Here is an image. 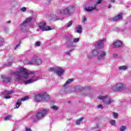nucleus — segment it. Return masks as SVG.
Here are the masks:
<instances>
[{
	"mask_svg": "<svg viewBox=\"0 0 131 131\" xmlns=\"http://www.w3.org/2000/svg\"><path fill=\"white\" fill-rule=\"evenodd\" d=\"M27 64H28V65H34V64H36V65L39 66L42 64V61H41L40 57L36 55H34L32 58L31 61L28 62Z\"/></svg>",
	"mask_w": 131,
	"mask_h": 131,
	"instance_id": "6",
	"label": "nucleus"
},
{
	"mask_svg": "<svg viewBox=\"0 0 131 131\" xmlns=\"http://www.w3.org/2000/svg\"><path fill=\"white\" fill-rule=\"evenodd\" d=\"M21 11H22L23 12H25V11H26L27 9H26V7H23V8H22L21 9Z\"/></svg>",
	"mask_w": 131,
	"mask_h": 131,
	"instance_id": "36",
	"label": "nucleus"
},
{
	"mask_svg": "<svg viewBox=\"0 0 131 131\" xmlns=\"http://www.w3.org/2000/svg\"><path fill=\"white\" fill-rule=\"evenodd\" d=\"M120 131H125L126 130V126H121L119 129Z\"/></svg>",
	"mask_w": 131,
	"mask_h": 131,
	"instance_id": "26",
	"label": "nucleus"
},
{
	"mask_svg": "<svg viewBox=\"0 0 131 131\" xmlns=\"http://www.w3.org/2000/svg\"><path fill=\"white\" fill-rule=\"evenodd\" d=\"M40 46V41H37L36 43V47H39Z\"/></svg>",
	"mask_w": 131,
	"mask_h": 131,
	"instance_id": "35",
	"label": "nucleus"
},
{
	"mask_svg": "<svg viewBox=\"0 0 131 131\" xmlns=\"http://www.w3.org/2000/svg\"><path fill=\"white\" fill-rule=\"evenodd\" d=\"M4 99H11V96H5L4 97Z\"/></svg>",
	"mask_w": 131,
	"mask_h": 131,
	"instance_id": "38",
	"label": "nucleus"
},
{
	"mask_svg": "<svg viewBox=\"0 0 131 131\" xmlns=\"http://www.w3.org/2000/svg\"><path fill=\"white\" fill-rule=\"evenodd\" d=\"M82 120H83V118H80V119L77 120L75 121L76 124H77V125H79V124H80V123L82 121Z\"/></svg>",
	"mask_w": 131,
	"mask_h": 131,
	"instance_id": "24",
	"label": "nucleus"
},
{
	"mask_svg": "<svg viewBox=\"0 0 131 131\" xmlns=\"http://www.w3.org/2000/svg\"><path fill=\"white\" fill-rule=\"evenodd\" d=\"M73 47L74 48H74H75V46H73Z\"/></svg>",
	"mask_w": 131,
	"mask_h": 131,
	"instance_id": "48",
	"label": "nucleus"
},
{
	"mask_svg": "<svg viewBox=\"0 0 131 131\" xmlns=\"http://www.w3.org/2000/svg\"><path fill=\"white\" fill-rule=\"evenodd\" d=\"M98 99L99 100H102V102L103 104H105V105H110V104H112V103L114 102V100L113 99H111L108 96H99L98 97Z\"/></svg>",
	"mask_w": 131,
	"mask_h": 131,
	"instance_id": "7",
	"label": "nucleus"
},
{
	"mask_svg": "<svg viewBox=\"0 0 131 131\" xmlns=\"http://www.w3.org/2000/svg\"><path fill=\"white\" fill-rule=\"evenodd\" d=\"M36 31H39V30H36Z\"/></svg>",
	"mask_w": 131,
	"mask_h": 131,
	"instance_id": "49",
	"label": "nucleus"
},
{
	"mask_svg": "<svg viewBox=\"0 0 131 131\" xmlns=\"http://www.w3.org/2000/svg\"><path fill=\"white\" fill-rule=\"evenodd\" d=\"M66 25H67V26H66V27H67V28L70 27V26H71V25H72V21H71V20L70 21L68 24H67Z\"/></svg>",
	"mask_w": 131,
	"mask_h": 131,
	"instance_id": "28",
	"label": "nucleus"
},
{
	"mask_svg": "<svg viewBox=\"0 0 131 131\" xmlns=\"http://www.w3.org/2000/svg\"><path fill=\"white\" fill-rule=\"evenodd\" d=\"M84 10L86 11V12H92V11H94V10H97L96 8V6H89L88 7L84 8Z\"/></svg>",
	"mask_w": 131,
	"mask_h": 131,
	"instance_id": "17",
	"label": "nucleus"
},
{
	"mask_svg": "<svg viewBox=\"0 0 131 131\" xmlns=\"http://www.w3.org/2000/svg\"><path fill=\"white\" fill-rule=\"evenodd\" d=\"M97 127H99V126H97Z\"/></svg>",
	"mask_w": 131,
	"mask_h": 131,
	"instance_id": "50",
	"label": "nucleus"
},
{
	"mask_svg": "<svg viewBox=\"0 0 131 131\" xmlns=\"http://www.w3.org/2000/svg\"><path fill=\"white\" fill-rule=\"evenodd\" d=\"M114 21H118L122 20V13H119L117 16H116L113 18Z\"/></svg>",
	"mask_w": 131,
	"mask_h": 131,
	"instance_id": "18",
	"label": "nucleus"
},
{
	"mask_svg": "<svg viewBox=\"0 0 131 131\" xmlns=\"http://www.w3.org/2000/svg\"><path fill=\"white\" fill-rule=\"evenodd\" d=\"M12 64H13V62H9L8 63V66H11V65H12Z\"/></svg>",
	"mask_w": 131,
	"mask_h": 131,
	"instance_id": "45",
	"label": "nucleus"
},
{
	"mask_svg": "<svg viewBox=\"0 0 131 131\" xmlns=\"http://www.w3.org/2000/svg\"><path fill=\"white\" fill-rule=\"evenodd\" d=\"M12 118H13L12 115H8L4 118V120H6L7 121L8 120H11V119Z\"/></svg>",
	"mask_w": 131,
	"mask_h": 131,
	"instance_id": "25",
	"label": "nucleus"
},
{
	"mask_svg": "<svg viewBox=\"0 0 131 131\" xmlns=\"http://www.w3.org/2000/svg\"><path fill=\"white\" fill-rule=\"evenodd\" d=\"M124 89V84L122 83H118L112 86V90L114 92H121Z\"/></svg>",
	"mask_w": 131,
	"mask_h": 131,
	"instance_id": "8",
	"label": "nucleus"
},
{
	"mask_svg": "<svg viewBox=\"0 0 131 131\" xmlns=\"http://www.w3.org/2000/svg\"><path fill=\"white\" fill-rule=\"evenodd\" d=\"M32 19H33V17H29L21 24V27L24 32L27 31V24H28V23H30Z\"/></svg>",
	"mask_w": 131,
	"mask_h": 131,
	"instance_id": "9",
	"label": "nucleus"
},
{
	"mask_svg": "<svg viewBox=\"0 0 131 131\" xmlns=\"http://www.w3.org/2000/svg\"><path fill=\"white\" fill-rule=\"evenodd\" d=\"M73 79H68L66 83L64 84V86H67V85H69V84H71L72 82H73Z\"/></svg>",
	"mask_w": 131,
	"mask_h": 131,
	"instance_id": "19",
	"label": "nucleus"
},
{
	"mask_svg": "<svg viewBox=\"0 0 131 131\" xmlns=\"http://www.w3.org/2000/svg\"><path fill=\"white\" fill-rule=\"evenodd\" d=\"M76 89H78V86L72 88V91L75 92V91H76ZM72 91H70V90L68 89H63L60 91L59 94L60 95H67V94H70V93H72Z\"/></svg>",
	"mask_w": 131,
	"mask_h": 131,
	"instance_id": "11",
	"label": "nucleus"
},
{
	"mask_svg": "<svg viewBox=\"0 0 131 131\" xmlns=\"http://www.w3.org/2000/svg\"><path fill=\"white\" fill-rule=\"evenodd\" d=\"M75 12V7L74 6L62 8V9H57L54 13L53 18L54 21L58 20H63L64 17L59 16L60 15H72Z\"/></svg>",
	"mask_w": 131,
	"mask_h": 131,
	"instance_id": "2",
	"label": "nucleus"
},
{
	"mask_svg": "<svg viewBox=\"0 0 131 131\" xmlns=\"http://www.w3.org/2000/svg\"><path fill=\"white\" fill-rule=\"evenodd\" d=\"M29 98L28 96H26L21 99H18L15 103V107H14V109H18V108L21 106L22 101H26V100H28Z\"/></svg>",
	"mask_w": 131,
	"mask_h": 131,
	"instance_id": "12",
	"label": "nucleus"
},
{
	"mask_svg": "<svg viewBox=\"0 0 131 131\" xmlns=\"http://www.w3.org/2000/svg\"><path fill=\"white\" fill-rule=\"evenodd\" d=\"M52 109H53V110H58V107L57 106L54 105L52 107Z\"/></svg>",
	"mask_w": 131,
	"mask_h": 131,
	"instance_id": "33",
	"label": "nucleus"
},
{
	"mask_svg": "<svg viewBox=\"0 0 131 131\" xmlns=\"http://www.w3.org/2000/svg\"><path fill=\"white\" fill-rule=\"evenodd\" d=\"M77 33H81L82 32V28L81 26H78L77 27Z\"/></svg>",
	"mask_w": 131,
	"mask_h": 131,
	"instance_id": "23",
	"label": "nucleus"
},
{
	"mask_svg": "<svg viewBox=\"0 0 131 131\" xmlns=\"http://www.w3.org/2000/svg\"><path fill=\"white\" fill-rule=\"evenodd\" d=\"M111 3H115V0H111Z\"/></svg>",
	"mask_w": 131,
	"mask_h": 131,
	"instance_id": "46",
	"label": "nucleus"
},
{
	"mask_svg": "<svg viewBox=\"0 0 131 131\" xmlns=\"http://www.w3.org/2000/svg\"><path fill=\"white\" fill-rule=\"evenodd\" d=\"M104 41L105 39H103L98 42H96L95 44V47H98V48H103Z\"/></svg>",
	"mask_w": 131,
	"mask_h": 131,
	"instance_id": "15",
	"label": "nucleus"
},
{
	"mask_svg": "<svg viewBox=\"0 0 131 131\" xmlns=\"http://www.w3.org/2000/svg\"><path fill=\"white\" fill-rule=\"evenodd\" d=\"M100 50L97 49H94L92 52V56H97L98 54H100Z\"/></svg>",
	"mask_w": 131,
	"mask_h": 131,
	"instance_id": "20",
	"label": "nucleus"
},
{
	"mask_svg": "<svg viewBox=\"0 0 131 131\" xmlns=\"http://www.w3.org/2000/svg\"><path fill=\"white\" fill-rule=\"evenodd\" d=\"M110 123L111 124V125L115 126V123H116L115 120H111L110 122Z\"/></svg>",
	"mask_w": 131,
	"mask_h": 131,
	"instance_id": "30",
	"label": "nucleus"
},
{
	"mask_svg": "<svg viewBox=\"0 0 131 131\" xmlns=\"http://www.w3.org/2000/svg\"><path fill=\"white\" fill-rule=\"evenodd\" d=\"M111 8H112V5L111 4H109L108 6V9H111Z\"/></svg>",
	"mask_w": 131,
	"mask_h": 131,
	"instance_id": "44",
	"label": "nucleus"
},
{
	"mask_svg": "<svg viewBox=\"0 0 131 131\" xmlns=\"http://www.w3.org/2000/svg\"><path fill=\"white\" fill-rule=\"evenodd\" d=\"M12 94H14V91L10 90V91H5L3 92V95H11Z\"/></svg>",
	"mask_w": 131,
	"mask_h": 131,
	"instance_id": "21",
	"label": "nucleus"
},
{
	"mask_svg": "<svg viewBox=\"0 0 131 131\" xmlns=\"http://www.w3.org/2000/svg\"><path fill=\"white\" fill-rule=\"evenodd\" d=\"M79 38H75L73 39V42H78L79 41Z\"/></svg>",
	"mask_w": 131,
	"mask_h": 131,
	"instance_id": "31",
	"label": "nucleus"
},
{
	"mask_svg": "<svg viewBox=\"0 0 131 131\" xmlns=\"http://www.w3.org/2000/svg\"><path fill=\"white\" fill-rule=\"evenodd\" d=\"M102 1L103 0H98V2H96V4H101V3L102 2Z\"/></svg>",
	"mask_w": 131,
	"mask_h": 131,
	"instance_id": "40",
	"label": "nucleus"
},
{
	"mask_svg": "<svg viewBox=\"0 0 131 131\" xmlns=\"http://www.w3.org/2000/svg\"><path fill=\"white\" fill-rule=\"evenodd\" d=\"M97 108H101L102 109V108H103V105H102V104H100L97 106Z\"/></svg>",
	"mask_w": 131,
	"mask_h": 131,
	"instance_id": "39",
	"label": "nucleus"
},
{
	"mask_svg": "<svg viewBox=\"0 0 131 131\" xmlns=\"http://www.w3.org/2000/svg\"><path fill=\"white\" fill-rule=\"evenodd\" d=\"M7 23H9V24L11 23V20H9L8 21H7Z\"/></svg>",
	"mask_w": 131,
	"mask_h": 131,
	"instance_id": "47",
	"label": "nucleus"
},
{
	"mask_svg": "<svg viewBox=\"0 0 131 131\" xmlns=\"http://www.w3.org/2000/svg\"><path fill=\"white\" fill-rule=\"evenodd\" d=\"M25 131H32L31 129L29 128H26Z\"/></svg>",
	"mask_w": 131,
	"mask_h": 131,
	"instance_id": "41",
	"label": "nucleus"
},
{
	"mask_svg": "<svg viewBox=\"0 0 131 131\" xmlns=\"http://www.w3.org/2000/svg\"><path fill=\"white\" fill-rule=\"evenodd\" d=\"M32 73H29L27 69L25 68H20L19 71L16 72H12L11 73L12 75H14L15 81H20L23 80L25 84H28L29 83H32L39 79L42 78L41 77H37L34 75H32L31 78L28 80H25L24 79H27L29 77V74H32Z\"/></svg>",
	"mask_w": 131,
	"mask_h": 131,
	"instance_id": "1",
	"label": "nucleus"
},
{
	"mask_svg": "<svg viewBox=\"0 0 131 131\" xmlns=\"http://www.w3.org/2000/svg\"><path fill=\"white\" fill-rule=\"evenodd\" d=\"M85 21H86V18L84 17L83 20H82L83 23L85 24Z\"/></svg>",
	"mask_w": 131,
	"mask_h": 131,
	"instance_id": "42",
	"label": "nucleus"
},
{
	"mask_svg": "<svg viewBox=\"0 0 131 131\" xmlns=\"http://www.w3.org/2000/svg\"><path fill=\"white\" fill-rule=\"evenodd\" d=\"M50 99V97L47 93H41L37 94L34 98L35 102H43V101H48Z\"/></svg>",
	"mask_w": 131,
	"mask_h": 131,
	"instance_id": "3",
	"label": "nucleus"
},
{
	"mask_svg": "<svg viewBox=\"0 0 131 131\" xmlns=\"http://www.w3.org/2000/svg\"><path fill=\"white\" fill-rule=\"evenodd\" d=\"M49 71L50 72H56L57 75H58L59 77H61L62 76H63L64 75V72H65L64 69L59 67L50 68L49 69Z\"/></svg>",
	"mask_w": 131,
	"mask_h": 131,
	"instance_id": "4",
	"label": "nucleus"
},
{
	"mask_svg": "<svg viewBox=\"0 0 131 131\" xmlns=\"http://www.w3.org/2000/svg\"><path fill=\"white\" fill-rule=\"evenodd\" d=\"M51 4V0H47V4L50 5Z\"/></svg>",
	"mask_w": 131,
	"mask_h": 131,
	"instance_id": "43",
	"label": "nucleus"
},
{
	"mask_svg": "<svg viewBox=\"0 0 131 131\" xmlns=\"http://www.w3.org/2000/svg\"><path fill=\"white\" fill-rule=\"evenodd\" d=\"M106 53L105 51H102L101 53L97 56L98 60H105L106 58Z\"/></svg>",
	"mask_w": 131,
	"mask_h": 131,
	"instance_id": "13",
	"label": "nucleus"
},
{
	"mask_svg": "<svg viewBox=\"0 0 131 131\" xmlns=\"http://www.w3.org/2000/svg\"><path fill=\"white\" fill-rule=\"evenodd\" d=\"M1 77L2 78V81L3 82L8 83V82H11L12 81V78L10 77H7L4 75H2Z\"/></svg>",
	"mask_w": 131,
	"mask_h": 131,
	"instance_id": "14",
	"label": "nucleus"
},
{
	"mask_svg": "<svg viewBox=\"0 0 131 131\" xmlns=\"http://www.w3.org/2000/svg\"><path fill=\"white\" fill-rule=\"evenodd\" d=\"M114 118H117L118 117V114L117 113H113Z\"/></svg>",
	"mask_w": 131,
	"mask_h": 131,
	"instance_id": "32",
	"label": "nucleus"
},
{
	"mask_svg": "<svg viewBox=\"0 0 131 131\" xmlns=\"http://www.w3.org/2000/svg\"><path fill=\"white\" fill-rule=\"evenodd\" d=\"M49 112V110L45 109L42 111L41 112H39L36 114L35 116H33L32 117V119H33V121H37V120H39V119H41L42 117H45L47 114Z\"/></svg>",
	"mask_w": 131,
	"mask_h": 131,
	"instance_id": "5",
	"label": "nucleus"
},
{
	"mask_svg": "<svg viewBox=\"0 0 131 131\" xmlns=\"http://www.w3.org/2000/svg\"><path fill=\"white\" fill-rule=\"evenodd\" d=\"M74 50V49H71L69 51H68L66 52V55H67V56H71V55L70 54V53H71V52H73V51Z\"/></svg>",
	"mask_w": 131,
	"mask_h": 131,
	"instance_id": "29",
	"label": "nucleus"
},
{
	"mask_svg": "<svg viewBox=\"0 0 131 131\" xmlns=\"http://www.w3.org/2000/svg\"><path fill=\"white\" fill-rule=\"evenodd\" d=\"M4 42H5L4 41V38L0 37V47H2Z\"/></svg>",
	"mask_w": 131,
	"mask_h": 131,
	"instance_id": "27",
	"label": "nucleus"
},
{
	"mask_svg": "<svg viewBox=\"0 0 131 131\" xmlns=\"http://www.w3.org/2000/svg\"><path fill=\"white\" fill-rule=\"evenodd\" d=\"M119 70H120V71H122V70L124 71V70H126V69H127V66H122L121 67H119L118 68Z\"/></svg>",
	"mask_w": 131,
	"mask_h": 131,
	"instance_id": "22",
	"label": "nucleus"
},
{
	"mask_svg": "<svg viewBox=\"0 0 131 131\" xmlns=\"http://www.w3.org/2000/svg\"><path fill=\"white\" fill-rule=\"evenodd\" d=\"M114 48H119L122 46V42L121 40H116L113 43Z\"/></svg>",
	"mask_w": 131,
	"mask_h": 131,
	"instance_id": "16",
	"label": "nucleus"
},
{
	"mask_svg": "<svg viewBox=\"0 0 131 131\" xmlns=\"http://www.w3.org/2000/svg\"><path fill=\"white\" fill-rule=\"evenodd\" d=\"M18 47H20V43H19L15 47L14 50L17 49Z\"/></svg>",
	"mask_w": 131,
	"mask_h": 131,
	"instance_id": "37",
	"label": "nucleus"
},
{
	"mask_svg": "<svg viewBox=\"0 0 131 131\" xmlns=\"http://www.w3.org/2000/svg\"><path fill=\"white\" fill-rule=\"evenodd\" d=\"M39 27L42 31H48L49 30H53V29H54V27L47 26V24L44 21H42L40 23Z\"/></svg>",
	"mask_w": 131,
	"mask_h": 131,
	"instance_id": "10",
	"label": "nucleus"
},
{
	"mask_svg": "<svg viewBox=\"0 0 131 131\" xmlns=\"http://www.w3.org/2000/svg\"><path fill=\"white\" fill-rule=\"evenodd\" d=\"M113 56L114 58H118V54L116 53H114V54H113Z\"/></svg>",
	"mask_w": 131,
	"mask_h": 131,
	"instance_id": "34",
	"label": "nucleus"
}]
</instances>
